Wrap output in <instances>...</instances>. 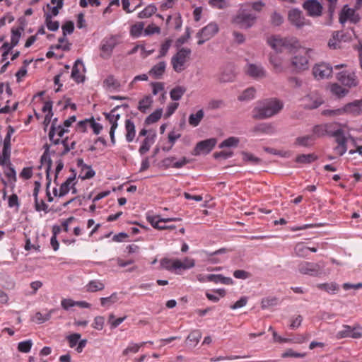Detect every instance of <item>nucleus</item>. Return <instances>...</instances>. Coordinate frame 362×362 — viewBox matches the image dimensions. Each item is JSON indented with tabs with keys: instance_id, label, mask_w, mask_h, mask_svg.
I'll return each mask as SVG.
<instances>
[{
	"instance_id": "nucleus-1",
	"label": "nucleus",
	"mask_w": 362,
	"mask_h": 362,
	"mask_svg": "<svg viewBox=\"0 0 362 362\" xmlns=\"http://www.w3.org/2000/svg\"><path fill=\"white\" fill-rule=\"evenodd\" d=\"M284 107V103L277 98H269L259 101L252 110V117L264 119L277 115Z\"/></svg>"
},
{
	"instance_id": "nucleus-2",
	"label": "nucleus",
	"mask_w": 362,
	"mask_h": 362,
	"mask_svg": "<svg viewBox=\"0 0 362 362\" xmlns=\"http://www.w3.org/2000/svg\"><path fill=\"white\" fill-rule=\"evenodd\" d=\"M268 43L276 52H282L284 50L291 52L299 46V42L295 37L281 38L274 36L268 40Z\"/></svg>"
},
{
	"instance_id": "nucleus-3",
	"label": "nucleus",
	"mask_w": 362,
	"mask_h": 362,
	"mask_svg": "<svg viewBox=\"0 0 362 362\" xmlns=\"http://www.w3.org/2000/svg\"><path fill=\"white\" fill-rule=\"evenodd\" d=\"M325 263L323 261H320L317 263L302 262L298 264V269L302 274L319 277L325 274Z\"/></svg>"
},
{
	"instance_id": "nucleus-4",
	"label": "nucleus",
	"mask_w": 362,
	"mask_h": 362,
	"mask_svg": "<svg viewBox=\"0 0 362 362\" xmlns=\"http://www.w3.org/2000/svg\"><path fill=\"white\" fill-rule=\"evenodd\" d=\"M349 113L353 115H358L362 113V99L354 100L352 103L346 104L343 108L337 109L334 110H325L323 115H339L343 113Z\"/></svg>"
},
{
	"instance_id": "nucleus-5",
	"label": "nucleus",
	"mask_w": 362,
	"mask_h": 362,
	"mask_svg": "<svg viewBox=\"0 0 362 362\" xmlns=\"http://www.w3.org/2000/svg\"><path fill=\"white\" fill-rule=\"evenodd\" d=\"M257 18L255 14L247 13L245 9H240L233 18V23L240 28L249 29L255 24Z\"/></svg>"
},
{
	"instance_id": "nucleus-6",
	"label": "nucleus",
	"mask_w": 362,
	"mask_h": 362,
	"mask_svg": "<svg viewBox=\"0 0 362 362\" xmlns=\"http://www.w3.org/2000/svg\"><path fill=\"white\" fill-rule=\"evenodd\" d=\"M191 49L189 48H181L171 59L173 69L176 72H181L184 69V64L187 59L189 57Z\"/></svg>"
},
{
	"instance_id": "nucleus-7",
	"label": "nucleus",
	"mask_w": 362,
	"mask_h": 362,
	"mask_svg": "<svg viewBox=\"0 0 362 362\" xmlns=\"http://www.w3.org/2000/svg\"><path fill=\"white\" fill-rule=\"evenodd\" d=\"M362 337V327L360 326L351 327L349 325H343L342 329L339 331L336 334L337 339L343 338L351 337L358 339Z\"/></svg>"
},
{
	"instance_id": "nucleus-8",
	"label": "nucleus",
	"mask_w": 362,
	"mask_h": 362,
	"mask_svg": "<svg viewBox=\"0 0 362 362\" xmlns=\"http://www.w3.org/2000/svg\"><path fill=\"white\" fill-rule=\"evenodd\" d=\"M288 19L289 22L297 28H301L306 25H310V21L305 19L302 11L298 8H293L289 11Z\"/></svg>"
},
{
	"instance_id": "nucleus-9",
	"label": "nucleus",
	"mask_w": 362,
	"mask_h": 362,
	"mask_svg": "<svg viewBox=\"0 0 362 362\" xmlns=\"http://www.w3.org/2000/svg\"><path fill=\"white\" fill-rule=\"evenodd\" d=\"M235 78L234 66L227 64L221 68L218 75V80L220 83H228L233 81Z\"/></svg>"
},
{
	"instance_id": "nucleus-10",
	"label": "nucleus",
	"mask_w": 362,
	"mask_h": 362,
	"mask_svg": "<svg viewBox=\"0 0 362 362\" xmlns=\"http://www.w3.org/2000/svg\"><path fill=\"white\" fill-rule=\"evenodd\" d=\"M303 7L310 16L319 17L322 15V6L317 0H307L303 3Z\"/></svg>"
},
{
	"instance_id": "nucleus-11",
	"label": "nucleus",
	"mask_w": 362,
	"mask_h": 362,
	"mask_svg": "<svg viewBox=\"0 0 362 362\" xmlns=\"http://www.w3.org/2000/svg\"><path fill=\"white\" fill-rule=\"evenodd\" d=\"M117 45V38L115 36H111L109 38L104 39L102 41L100 49L103 54L100 56L103 58H109L111 56L113 49Z\"/></svg>"
},
{
	"instance_id": "nucleus-12",
	"label": "nucleus",
	"mask_w": 362,
	"mask_h": 362,
	"mask_svg": "<svg viewBox=\"0 0 362 362\" xmlns=\"http://www.w3.org/2000/svg\"><path fill=\"white\" fill-rule=\"evenodd\" d=\"M313 73L317 79H324L332 75V67L327 64L321 63L313 67Z\"/></svg>"
},
{
	"instance_id": "nucleus-13",
	"label": "nucleus",
	"mask_w": 362,
	"mask_h": 362,
	"mask_svg": "<svg viewBox=\"0 0 362 362\" xmlns=\"http://www.w3.org/2000/svg\"><path fill=\"white\" fill-rule=\"evenodd\" d=\"M217 140L215 138H211L198 142L194 148V155H199L201 153H209L216 144Z\"/></svg>"
},
{
	"instance_id": "nucleus-14",
	"label": "nucleus",
	"mask_w": 362,
	"mask_h": 362,
	"mask_svg": "<svg viewBox=\"0 0 362 362\" xmlns=\"http://www.w3.org/2000/svg\"><path fill=\"white\" fill-rule=\"evenodd\" d=\"M348 20L354 23H356L359 21L360 16L356 13L354 9L350 8L347 5H345L340 13L339 22L343 24Z\"/></svg>"
},
{
	"instance_id": "nucleus-15",
	"label": "nucleus",
	"mask_w": 362,
	"mask_h": 362,
	"mask_svg": "<svg viewBox=\"0 0 362 362\" xmlns=\"http://www.w3.org/2000/svg\"><path fill=\"white\" fill-rule=\"evenodd\" d=\"M311 49L305 51L304 55H296L291 61L292 66L298 71H303L308 69V57L307 56L308 52H311Z\"/></svg>"
},
{
	"instance_id": "nucleus-16",
	"label": "nucleus",
	"mask_w": 362,
	"mask_h": 362,
	"mask_svg": "<svg viewBox=\"0 0 362 362\" xmlns=\"http://www.w3.org/2000/svg\"><path fill=\"white\" fill-rule=\"evenodd\" d=\"M337 78L344 86L352 87L357 85L356 76L354 73L341 71L337 74Z\"/></svg>"
},
{
	"instance_id": "nucleus-17",
	"label": "nucleus",
	"mask_w": 362,
	"mask_h": 362,
	"mask_svg": "<svg viewBox=\"0 0 362 362\" xmlns=\"http://www.w3.org/2000/svg\"><path fill=\"white\" fill-rule=\"evenodd\" d=\"M218 31V27L216 23H211L199 30L197 37H205L206 39L211 38Z\"/></svg>"
},
{
	"instance_id": "nucleus-18",
	"label": "nucleus",
	"mask_w": 362,
	"mask_h": 362,
	"mask_svg": "<svg viewBox=\"0 0 362 362\" xmlns=\"http://www.w3.org/2000/svg\"><path fill=\"white\" fill-rule=\"evenodd\" d=\"M303 100L305 102L304 107L309 110L317 108L322 103L320 98L311 94L305 96Z\"/></svg>"
},
{
	"instance_id": "nucleus-19",
	"label": "nucleus",
	"mask_w": 362,
	"mask_h": 362,
	"mask_svg": "<svg viewBox=\"0 0 362 362\" xmlns=\"http://www.w3.org/2000/svg\"><path fill=\"white\" fill-rule=\"evenodd\" d=\"M247 74L255 78H262L265 77L266 74L263 67L260 65H257L254 64H250L247 66Z\"/></svg>"
},
{
	"instance_id": "nucleus-20",
	"label": "nucleus",
	"mask_w": 362,
	"mask_h": 362,
	"mask_svg": "<svg viewBox=\"0 0 362 362\" xmlns=\"http://www.w3.org/2000/svg\"><path fill=\"white\" fill-rule=\"evenodd\" d=\"M81 66L85 70V67L83 65V63L81 59H78L76 60L71 71V77L77 83H82L85 80V76L83 75L80 74V69L78 68V66Z\"/></svg>"
},
{
	"instance_id": "nucleus-21",
	"label": "nucleus",
	"mask_w": 362,
	"mask_h": 362,
	"mask_svg": "<svg viewBox=\"0 0 362 362\" xmlns=\"http://www.w3.org/2000/svg\"><path fill=\"white\" fill-rule=\"evenodd\" d=\"M160 266L162 268L165 269L167 270L178 269H180L181 267H184L180 260H172L168 258L162 259L160 260ZM191 266H192V264H191ZM189 267H190V265H189ZM187 267H188V266Z\"/></svg>"
},
{
	"instance_id": "nucleus-22",
	"label": "nucleus",
	"mask_w": 362,
	"mask_h": 362,
	"mask_svg": "<svg viewBox=\"0 0 362 362\" xmlns=\"http://www.w3.org/2000/svg\"><path fill=\"white\" fill-rule=\"evenodd\" d=\"M166 64L165 62H160L154 65L148 71V74L155 79H160L165 71Z\"/></svg>"
},
{
	"instance_id": "nucleus-23",
	"label": "nucleus",
	"mask_w": 362,
	"mask_h": 362,
	"mask_svg": "<svg viewBox=\"0 0 362 362\" xmlns=\"http://www.w3.org/2000/svg\"><path fill=\"white\" fill-rule=\"evenodd\" d=\"M252 132L254 133L272 134L275 132V128L271 123H261L255 126Z\"/></svg>"
},
{
	"instance_id": "nucleus-24",
	"label": "nucleus",
	"mask_w": 362,
	"mask_h": 362,
	"mask_svg": "<svg viewBox=\"0 0 362 362\" xmlns=\"http://www.w3.org/2000/svg\"><path fill=\"white\" fill-rule=\"evenodd\" d=\"M207 281H211L215 284H223L226 285L233 284V281L230 277H225L222 274H208L206 275Z\"/></svg>"
},
{
	"instance_id": "nucleus-25",
	"label": "nucleus",
	"mask_w": 362,
	"mask_h": 362,
	"mask_svg": "<svg viewBox=\"0 0 362 362\" xmlns=\"http://www.w3.org/2000/svg\"><path fill=\"white\" fill-rule=\"evenodd\" d=\"M317 287L331 294L337 293L340 289L339 286L335 282L318 284Z\"/></svg>"
},
{
	"instance_id": "nucleus-26",
	"label": "nucleus",
	"mask_w": 362,
	"mask_h": 362,
	"mask_svg": "<svg viewBox=\"0 0 362 362\" xmlns=\"http://www.w3.org/2000/svg\"><path fill=\"white\" fill-rule=\"evenodd\" d=\"M156 136V134L154 132L151 136H148L144 139L141 146L139 149V152L140 153L141 155H144L149 151L151 144L154 143Z\"/></svg>"
},
{
	"instance_id": "nucleus-27",
	"label": "nucleus",
	"mask_w": 362,
	"mask_h": 362,
	"mask_svg": "<svg viewBox=\"0 0 362 362\" xmlns=\"http://www.w3.org/2000/svg\"><path fill=\"white\" fill-rule=\"evenodd\" d=\"M125 129L127 131L126 134V139L128 142H132L134 139L136 131H135V125L134 122L128 119L125 121Z\"/></svg>"
},
{
	"instance_id": "nucleus-28",
	"label": "nucleus",
	"mask_w": 362,
	"mask_h": 362,
	"mask_svg": "<svg viewBox=\"0 0 362 362\" xmlns=\"http://www.w3.org/2000/svg\"><path fill=\"white\" fill-rule=\"evenodd\" d=\"M329 136L334 137L338 145H346V138L344 135V132L341 129L332 131L329 133Z\"/></svg>"
},
{
	"instance_id": "nucleus-29",
	"label": "nucleus",
	"mask_w": 362,
	"mask_h": 362,
	"mask_svg": "<svg viewBox=\"0 0 362 362\" xmlns=\"http://www.w3.org/2000/svg\"><path fill=\"white\" fill-rule=\"evenodd\" d=\"M204 116L203 110H198L195 114H191L189 117V124L192 127H197Z\"/></svg>"
},
{
	"instance_id": "nucleus-30",
	"label": "nucleus",
	"mask_w": 362,
	"mask_h": 362,
	"mask_svg": "<svg viewBox=\"0 0 362 362\" xmlns=\"http://www.w3.org/2000/svg\"><path fill=\"white\" fill-rule=\"evenodd\" d=\"M185 92L186 88L185 87L177 86L170 90V95L173 100H179L182 98Z\"/></svg>"
},
{
	"instance_id": "nucleus-31",
	"label": "nucleus",
	"mask_w": 362,
	"mask_h": 362,
	"mask_svg": "<svg viewBox=\"0 0 362 362\" xmlns=\"http://www.w3.org/2000/svg\"><path fill=\"white\" fill-rule=\"evenodd\" d=\"M317 159V156L314 153L301 154L296 158V162L299 163L309 164Z\"/></svg>"
},
{
	"instance_id": "nucleus-32",
	"label": "nucleus",
	"mask_w": 362,
	"mask_h": 362,
	"mask_svg": "<svg viewBox=\"0 0 362 362\" xmlns=\"http://www.w3.org/2000/svg\"><path fill=\"white\" fill-rule=\"evenodd\" d=\"M241 154L243 156V160L245 163H250L252 165H257L262 163V160L259 158L249 152L242 151Z\"/></svg>"
},
{
	"instance_id": "nucleus-33",
	"label": "nucleus",
	"mask_w": 362,
	"mask_h": 362,
	"mask_svg": "<svg viewBox=\"0 0 362 362\" xmlns=\"http://www.w3.org/2000/svg\"><path fill=\"white\" fill-rule=\"evenodd\" d=\"M45 24L50 31H57L59 28V23L57 21H52L49 12H45Z\"/></svg>"
},
{
	"instance_id": "nucleus-34",
	"label": "nucleus",
	"mask_w": 362,
	"mask_h": 362,
	"mask_svg": "<svg viewBox=\"0 0 362 362\" xmlns=\"http://www.w3.org/2000/svg\"><path fill=\"white\" fill-rule=\"evenodd\" d=\"M152 103V97L150 95H146L139 102L138 109L142 112H146V110L151 107Z\"/></svg>"
},
{
	"instance_id": "nucleus-35",
	"label": "nucleus",
	"mask_w": 362,
	"mask_h": 362,
	"mask_svg": "<svg viewBox=\"0 0 362 362\" xmlns=\"http://www.w3.org/2000/svg\"><path fill=\"white\" fill-rule=\"evenodd\" d=\"M43 148L45 149V151L40 158L41 163H47V165H48V168H52V160L49 156L50 145H49L48 144H45L43 146Z\"/></svg>"
},
{
	"instance_id": "nucleus-36",
	"label": "nucleus",
	"mask_w": 362,
	"mask_h": 362,
	"mask_svg": "<svg viewBox=\"0 0 362 362\" xmlns=\"http://www.w3.org/2000/svg\"><path fill=\"white\" fill-rule=\"evenodd\" d=\"M331 92L338 98L344 97L349 92L348 89H346L337 83H333L331 86Z\"/></svg>"
},
{
	"instance_id": "nucleus-37",
	"label": "nucleus",
	"mask_w": 362,
	"mask_h": 362,
	"mask_svg": "<svg viewBox=\"0 0 362 362\" xmlns=\"http://www.w3.org/2000/svg\"><path fill=\"white\" fill-rule=\"evenodd\" d=\"M202 338V332L199 329L191 332L187 338V341L190 342V345L195 346Z\"/></svg>"
},
{
	"instance_id": "nucleus-38",
	"label": "nucleus",
	"mask_w": 362,
	"mask_h": 362,
	"mask_svg": "<svg viewBox=\"0 0 362 362\" xmlns=\"http://www.w3.org/2000/svg\"><path fill=\"white\" fill-rule=\"evenodd\" d=\"M163 113V110L161 108L157 109L156 111L149 115L145 119L146 124H151L158 122Z\"/></svg>"
},
{
	"instance_id": "nucleus-39",
	"label": "nucleus",
	"mask_w": 362,
	"mask_h": 362,
	"mask_svg": "<svg viewBox=\"0 0 362 362\" xmlns=\"http://www.w3.org/2000/svg\"><path fill=\"white\" fill-rule=\"evenodd\" d=\"M294 252L297 256L305 257L308 254L309 247L305 246L303 243H299L295 246Z\"/></svg>"
},
{
	"instance_id": "nucleus-40",
	"label": "nucleus",
	"mask_w": 362,
	"mask_h": 362,
	"mask_svg": "<svg viewBox=\"0 0 362 362\" xmlns=\"http://www.w3.org/2000/svg\"><path fill=\"white\" fill-rule=\"evenodd\" d=\"M255 89L252 87L248 88L245 90L238 98L240 101L249 100L255 97Z\"/></svg>"
},
{
	"instance_id": "nucleus-41",
	"label": "nucleus",
	"mask_w": 362,
	"mask_h": 362,
	"mask_svg": "<svg viewBox=\"0 0 362 362\" xmlns=\"http://www.w3.org/2000/svg\"><path fill=\"white\" fill-rule=\"evenodd\" d=\"M240 142V140L237 137L230 136L224 141H223L218 146L220 148L225 147H236Z\"/></svg>"
},
{
	"instance_id": "nucleus-42",
	"label": "nucleus",
	"mask_w": 362,
	"mask_h": 362,
	"mask_svg": "<svg viewBox=\"0 0 362 362\" xmlns=\"http://www.w3.org/2000/svg\"><path fill=\"white\" fill-rule=\"evenodd\" d=\"M314 139H315V138L313 136H309V135L305 136L297 137L296 139L295 144L301 146H304V147H308L311 145L310 141H313Z\"/></svg>"
},
{
	"instance_id": "nucleus-43",
	"label": "nucleus",
	"mask_w": 362,
	"mask_h": 362,
	"mask_svg": "<svg viewBox=\"0 0 362 362\" xmlns=\"http://www.w3.org/2000/svg\"><path fill=\"white\" fill-rule=\"evenodd\" d=\"M86 291L88 292H95L104 289L105 286L103 283L98 281H90L86 286Z\"/></svg>"
},
{
	"instance_id": "nucleus-44",
	"label": "nucleus",
	"mask_w": 362,
	"mask_h": 362,
	"mask_svg": "<svg viewBox=\"0 0 362 362\" xmlns=\"http://www.w3.org/2000/svg\"><path fill=\"white\" fill-rule=\"evenodd\" d=\"M156 11L157 8L156 6L150 4L139 13V18H145L151 17Z\"/></svg>"
},
{
	"instance_id": "nucleus-45",
	"label": "nucleus",
	"mask_w": 362,
	"mask_h": 362,
	"mask_svg": "<svg viewBox=\"0 0 362 362\" xmlns=\"http://www.w3.org/2000/svg\"><path fill=\"white\" fill-rule=\"evenodd\" d=\"M144 23H143V22H139V23H137L132 25L131 29H130L131 35L134 37H139L141 35L142 31L144 30Z\"/></svg>"
},
{
	"instance_id": "nucleus-46",
	"label": "nucleus",
	"mask_w": 362,
	"mask_h": 362,
	"mask_svg": "<svg viewBox=\"0 0 362 362\" xmlns=\"http://www.w3.org/2000/svg\"><path fill=\"white\" fill-rule=\"evenodd\" d=\"M120 106H116L114 107L110 112H104L103 115L107 120L111 124V127H115V129L117 127V122L115 119V112L117 109H119Z\"/></svg>"
},
{
	"instance_id": "nucleus-47",
	"label": "nucleus",
	"mask_w": 362,
	"mask_h": 362,
	"mask_svg": "<svg viewBox=\"0 0 362 362\" xmlns=\"http://www.w3.org/2000/svg\"><path fill=\"white\" fill-rule=\"evenodd\" d=\"M331 132L332 131L329 130L327 125H316L313 128V133L318 137L326 134L329 135V133Z\"/></svg>"
},
{
	"instance_id": "nucleus-48",
	"label": "nucleus",
	"mask_w": 362,
	"mask_h": 362,
	"mask_svg": "<svg viewBox=\"0 0 362 362\" xmlns=\"http://www.w3.org/2000/svg\"><path fill=\"white\" fill-rule=\"evenodd\" d=\"M11 148H3L2 156L0 157V165H5L10 163Z\"/></svg>"
},
{
	"instance_id": "nucleus-49",
	"label": "nucleus",
	"mask_w": 362,
	"mask_h": 362,
	"mask_svg": "<svg viewBox=\"0 0 362 362\" xmlns=\"http://www.w3.org/2000/svg\"><path fill=\"white\" fill-rule=\"evenodd\" d=\"M278 303V298H263L261 302V307L262 309H266L272 306H274Z\"/></svg>"
},
{
	"instance_id": "nucleus-50",
	"label": "nucleus",
	"mask_w": 362,
	"mask_h": 362,
	"mask_svg": "<svg viewBox=\"0 0 362 362\" xmlns=\"http://www.w3.org/2000/svg\"><path fill=\"white\" fill-rule=\"evenodd\" d=\"M64 2L62 0H58L57 4L55 6L51 7V6L47 4V8L51 11L49 13V15L51 16V18H52L53 16H57L59 13V9H61L63 7Z\"/></svg>"
},
{
	"instance_id": "nucleus-51",
	"label": "nucleus",
	"mask_w": 362,
	"mask_h": 362,
	"mask_svg": "<svg viewBox=\"0 0 362 362\" xmlns=\"http://www.w3.org/2000/svg\"><path fill=\"white\" fill-rule=\"evenodd\" d=\"M33 342L31 340L21 341L18 345V350L22 353H28L32 347Z\"/></svg>"
},
{
	"instance_id": "nucleus-52",
	"label": "nucleus",
	"mask_w": 362,
	"mask_h": 362,
	"mask_svg": "<svg viewBox=\"0 0 362 362\" xmlns=\"http://www.w3.org/2000/svg\"><path fill=\"white\" fill-rule=\"evenodd\" d=\"M21 37V32L20 30H16V28H11V44L13 47H16L18 44Z\"/></svg>"
},
{
	"instance_id": "nucleus-53",
	"label": "nucleus",
	"mask_w": 362,
	"mask_h": 362,
	"mask_svg": "<svg viewBox=\"0 0 362 362\" xmlns=\"http://www.w3.org/2000/svg\"><path fill=\"white\" fill-rule=\"evenodd\" d=\"M144 344H146L145 341L141 342V344H134L131 346H129L127 349H125L123 351L122 354L124 356H127L130 352L137 353L139 351V348L143 346Z\"/></svg>"
},
{
	"instance_id": "nucleus-54",
	"label": "nucleus",
	"mask_w": 362,
	"mask_h": 362,
	"mask_svg": "<svg viewBox=\"0 0 362 362\" xmlns=\"http://www.w3.org/2000/svg\"><path fill=\"white\" fill-rule=\"evenodd\" d=\"M269 62L277 72H281L282 71L281 60L276 55H271L269 57Z\"/></svg>"
},
{
	"instance_id": "nucleus-55",
	"label": "nucleus",
	"mask_w": 362,
	"mask_h": 362,
	"mask_svg": "<svg viewBox=\"0 0 362 362\" xmlns=\"http://www.w3.org/2000/svg\"><path fill=\"white\" fill-rule=\"evenodd\" d=\"M62 29L63 31L64 35H66L67 34H71L74 30V24L71 21H68L65 22L62 26Z\"/></svg>"
},
{
	"instance_id": "nucleus-56",
	"label": "nucleus",
	"mask_w": 362,
	"mask_h": 362,
	"mask_svg": "<svg viewBox=\"0 0 362 362\" xmlns=\"http://www.w3.org/2000/svg\"><path fill=\"white\" fill-rule=\"evenodd\" d=\"M104 83L109 88H113L115 89L119 87V83L115 78L112 75H110L104 81Z\"/></svg>"
},
{
	"instance_id": "nucleus-57",
	"label": "nucleus",
	"mask_w": 362,
	"mask_h": 362,
	"mask_svg": "<svg viewBox=\"0 0 362 362\" xmlns=\"http://www.w3.org/2000/svg\"><path fill=\"white\" fill-rule=\"evenodd\" d=\"M14 128L12 126L8 127L7 134L4 140V147L11 148V137L14 132Z\"/></svg>"
},
{
	"instance_id": "nucleus-58",
	"label": "nucleus",
	"mask_w": 362,
	"mask_h": 362,
	"mask_svg": "<svg viewBox=\"0 0 362 362\" xmlns=\"http://www.w3.org/2000/svg\"><path fill=\"white\" fill-rule=\"evenodd\" d=\"M209 4L211 6L219 9H223L229 6V4L226 0H210Z\"/></svg>"
},
{
	"instance_id": "nucleus-59",
	"label": "nucleus",
	"mask_w": 362,
	"mask_h": 362,
	"mask_svg": "<svg viewBox=\"0 0 362 362\" xmlns=\"http://www.w3.org/2000/svg\"><path fill=\"white\" fill-rule=\"evenodd\" d=\"M284 22V18L281 14L274 12L271 17V23L274 26H279Z\"/></svg>"
},
{
	"instance_id": "nucleus-60",
	"label": "nucleus",
	"mask_w": 362,
	"mask_h": 362,
	"mask_svg": "<svg viewBox=\"0 0 362 362\" xmlns=\"http://www.w3.org/2000/svg\"><path fill=\"white\" fill-rule=\"evenodd\" d=\"M81 338V334L78 333H74L67 337V340L69 344V346L73 348L78 343V340Z\"/></svg>"
},
{
	"instance_id": "nucleus-61",
	"label": "nucleus",
	"mask_w": 362,
	"mask_h": 362,
	"mask_svg": "<svg viewBox=\"0 0 362 362\" xmlns=\"http://www.w3.org/2000/svg\"><path fill=\"white\" fill-rule=\"evenodd\" d=\"M172 40L170 39H168L165 41L164 43L161 45L160 54L158 55V57H163L166 55L170 47L171 46Z\"/></svg>"
},
{
	"instance_id": "nucleus-62",
	"label": "nucleus",
	"mask_w": 362,
	"mask_h": 362,
	"mask_svg": "<svg viewBox=\"0 0 362 362\" xmlns=\"http://www.w3.org/2000/svg\"><path fill=\"white\" fill-rule=\"evenodd\" d=\"M118 300L117 295L116 293H112L110 296L106 298H101L100 302L103 306L106 305L109 303H114Z\"/></svg>"
},
{
	"instance_id": "nucleus-63",
	"label": "nucleus",
	"mask_w": 362,
	"mask_h": 362,
	"mask_svg": "<svg viewBox=\"0 0 362 362\" xmlns=\"http://www.w3.org/2000/svg\"><path fill=\"white\" fill-rule=\"evenodd\" d=\"M305 356V353H298L292 349H288L285 352H284L281 355L283 358L287 357H295V358H303Z\"/></svg>"
},
{
	"instance_id": "nucleus-64",
	"label": "nucleus",
	"mask_w": 362,
	"mask_h": 362,
	"mask_svg": "<svg viewBox=\"0 0 362 362\" xmlns=\"http://www.w3.org/2000/svg\"><path fill=\"white\" fill-rule=\"evenodd\" d=\"M144 35H150L154 33H160V29L159 27L155 25L154 24L148 25L146 29H144Z\"/></svg>"
}]
</instances>
